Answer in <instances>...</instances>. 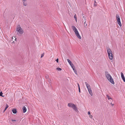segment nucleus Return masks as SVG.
I'll return each instance as SVG.
<instances>
[{"label": "nucleus", "mask_w": 125, "mask_h": 125, "mask_svg": "<svg viewBox=\"0 0 125 125\" xmlns=\"http://www.w3.org/2000/svg\"><path fill=\"white\" fill-rule=\"evenodd\" d=\"M67 60L70 65H71L73 63H72V62L68 59H67Z\"/></svg>", "instance_id": "13"}, {"label": "nucleus", "mask_w": 125, "mask_h": 125, "mask_svg": "<svg viewBox=\"0 0 125 125\" xmlns=\"http://www.w3.org/2000/svg\"><path fill=\"white\" fill-rule=\"evenodd\" d=\"M56 61L57 62H58V61H59V59L58 58H57L56 60Z\"/></svg>", "instance_id": "27"}, {"label": "nucleus", "mask_w": 125, "mask_h": 125, "mask_svg": "<svg viewBox=\"0 0 125 125\" xmlns=\"http://www.w3.org/2000/svg\"><path fill=\"white\" fill-rule=\"evenodd\" d=\"M96 3V1L95 0L94 1V6H97V5L95 4Z\"/></svg>", "instance_id": "26"}, {"label": "nucleus", "mask_w": 125, "mask_h": 125, "mask_svg": "<svg viewBox=\"0 0 125 125\" xmlns=\"http://www.w3.org/2000/svg\"><path fill=\"white\" fill-rule=\"evenodd\" d=\"M68 106L72 108L76 112H78V110L77 108V107L74 104L72 103H69L68 104Z\"/></svg>", "instance_id": "2"}, {"label": "nucleus", "mask_w": 125, "mask_h": 125, "mask_svg": "<svg viewBox=\"0 0 125 125\" xmlns=\"http://www.w3.org/2000/svg\"><path fill=\"white\" fill-rule=\"evenodd\" d=\"M74 18L75 19V21L77 22V17L76 14H75L74 16Z\"/></svg>", "instance_id": "16"}, {"label": "nucleus", "mask_w": 125, "mask_h": 125, "mask_svg": "<svg viewBox=\"0 0 125 125\" xmlns=\"http://www.w3.org/2000/svg\"><path fill=\"white\" fill-rule=\"evenodd\" d=\"M116 19L117 20L118 24L120 26H121L122 25L120 21L119 16L118 14H116Z\"/></svg>", "instance_id": "3"}, {"label": "nucleus", "mask_w": 125, "mask_h": 125, "mask_svg": "<svg viewBox=\"0 0 125 125\" xmlns=\"http://www.w3.org/2000/svg\"><path fill=\"white\" fill-rule=\"evenodd\" d=\"M70 65L73 69L74 68H75V66H74V65L73 64H72Z\"/></svg>", "instance_id": "17"}, {"label": "nucleus", "mask_w": 125, "mask_h": 125, "mask_svg": "<svg viewBox=\"0 0 125 125\" xmlns=\"http://www.w3.org/2000/svg\"><path fill=\"white\" fill-rule=\"evenodd\" d=\"M17 40V38H15V40L16 41Z\"/></svg>", "instance_id": "37"}, {"label": "nucleus", "mask_w": 125, "mask_h": 125, "mask_svg": "<svg viewBox=\"0 0 125 125\" xmlns=\"http://www.w3.org/2000/svg\"><path fill=\"white\" fill-rule=\"evenodd\" d=\"M9 106L7 104H6V106L5 108V110H6L7 109L8 107Z\"/></svg>", "instance_id": "21"}, {"label": "nucleus", "mask_w": 125, "mask_h": 125, "mask_svg": "<svg viewBox=\"0 0 125 125\" xmlns=\"http://www.w3.org/2000/svg\"><path fill=\"white\" fill-rule=\"evenodd\" d=\"M109 59L110 60H112L113 58V55L112 53L108 55Z\"/></svg>", "instance_id": "6"}, {"label": "nucleus", "mask_w": 125, "mask_h": 125, "mask_svg": "<svg viewBox=\"0 0 125 125\" xmlns=\"http://www.w3.org/2000/svg\"><path fill=\"white\" fill-rule=\"evenodd\" d=\"M85 20V19L84 20H83V21H84V20Z\"/></svg>", "instance_id": "41"}, {"label": "nucleus", "mask_w": 125, "mask_h": 125, "mask_svg": "<svg viewBox=\"0 0 125 125\" xmlns=\"http://www.w3.org/2000/svg\"><path fill=\"white\" fill-rule=\"evenodd\" d=\"M105 75L108 80L112 84H114L115 83L110 75L108 73L107 71L105 72Z\"/></svg>", "instance_id": "1"}, {"label": "nucleus", "mask_w": 125, "mask_h": 125, "mask_svg": "<svg viewBox=\"0 0 125 125\" xmlns=\"http://www.w3.org/2000/svg\"><path fill=\"white\" fill-rule=\"evenodd\" d=\"M56 69L58 71H61L62 70L61 68H57Z\"/></svg>", "instance_id": "22"}, {"label": "nucleus", "mask_w": 125, "mask_h": 125, "mask_svg": "<svg viewBox=\"0 0 125 125\" xmlns=\"http://www.w3.org/2000/svg\"><path fill=\"white\" fill-rule=\"evenodd\" d=\"M46 79H48V76H46Z\"/></svg>", "instance_id": "32"}, {"label": "nucleus", "mask_w": 125, "mask_h": 125, "mask_svg": "<svg viewBox=\"0 0 125 125\" xmlns=\"http://www.w3.org/2000/svg\"><path fill=\"white\" fill-rule=\"evenodd\" d=\"M23 1H26V0H22Z\"/></svg>", "instance_id": "36"}, {"label": "nucleus", "mask_w": 125, "mask_h": 125, "mask_svg": "<svg viewBox=\"0 0 125 125\" xmlns=\"http://www.w3.org/2000/svg\"><path fill=\"white\" fill-rule=\"evenodd\" d=\"M88 90L89 93V94L91 96H92L93 95V94L92 92V91L91 90V88L90 89L89 88V89H88Z\"/></svg>", "instance_id": "10"}, {"label": "nucleus", "mask_w": 125, "mask_h": 125, "mask_svg": "<svg viewBox=\"0 0 125 125\" xmlns=\"http://www.w3.org/2000/svg\"><path fill=\"white\" fill-rule=\"evenodd\" d=\"M85 83L86 85V87L88 89H89V88H90L91 87H90V86L89 84L87 82H85Z\"/></svg>", "instance_id": "8"}, {"label": "nucleus", "mask_w": 125, "mask_h": 125, "mask_svg": "<svg viewBox=\"0 0 125 125\" xmlns=\"http://www.w3.org/2000/svg\"><path fill=\"white\" fill-rule=\"evenodd\" d=\"M88 115H90V112H88Z\"/></svg>", "instance_id": "34"}, {"label": "nucleus", "mask_w": 125, "mask_h": 125, "mask_svg": "<svg viewBox=\"0 0 125 125\" xmlns=\"http://www.w3.org/2000/svg\"><path fill=\"white\" fill-rule=\"evenodd\" d=\"M86 22L85 21L84 22V25L85 27L86 26H87V24L86 23Z\"/></svg>", "instance_id": "23"}, {"label": "nucleus", "mask_w": 125, "mask_h": 125, "mask_svg": "<svg viewBox=\"0 0 125 125\" xmlns=\"http://www.w3.org/2000/svg\"><path fill=\"white\" fill-rule=\"evenodd\" d=\"M75 33L76 36L78 34H79V33L78 30L75 31Z\"/></svg>", "instance_id": "19"}, {"label": "nucleus", "mask_w": 125, "mask_h": 125, "mask_svg": "<svg viewBox=\"0 0 125 125\" xmlns=\"http://www.w3.org/2000/svg\"><path fill=\"white\" fill-rule=\"evenodd\" d=\"M82 15L83 16V15H84V14H83V13H82Z\"/></svg>", "instance_id": "40"}, {"label": "nucleus", "mask_w": 125, "mask_h": 125, "mask_svg": "<svg viewBox=\"0 0 125 125\" xmlns=\"http://www.w3.org/2000/svg\"><path fill=\"white\" fill-rule=\"evenodd\" d=\"M83 18H84V19H85V17L84 16H83Z\"/></svg>", "instance_id": "35"}, {"label": "nucleus", "mask_w": 125, "mask_h": 125, "mask_svg": "<svg viewBox=\"0 0 125 125\" xmlns=\"http://www.w3.org/2000/svg\"><path fill=\"white\" fill-rule=\"evenodd\" d=\"M16 30L20 34H22L23 33V30L20 27L17 28H16Z\"/></svg>", "instance_id": "4"}, {"label": "nucleus", "mask_w": 125, "mask_h": 125, "mask_svg": "<svg viewBox=\"0 0 125 125\" xmlns=\"http://www.w3.org/2000/svg\"><path fill=\"white\" fill-rule=\"evenodd\" d=\"M110 104H112V106H114V104H112V103H110Z\"/></svg>", "instance_id": "31"}, {"label": "nucleus", "mask_w": 125, "mask_h": 125, "mask_svg": "<svg viewBox=\"0 0 125 125\" xmlns=\"http://www.w3.org/2000/svg\"><path fill=\"white\" fill-rule=\"evenodd\" d=\"M78 90H79V93H80L81 92V91H80V87H79V88H78Z\"/></svg>", "instance_id": "29"}, {"label": "nucleus", "mask_w": 125, "mask_h": 125, "mask_svg": "<svg viewBox=\"0 0 125 125\" xmlns=\"http://www.w3.org/2000/svg\"><path fill=\"white\" fill-rule=\"evenodd\" d=\"M76 36L77 37L79 38L80 39H81V37L80 35L79 34H79H78L77 35H76Z\"/></svg>", "instance_id": "18"}, {"label": "nucleus", "mask_w": 125, "mask_h": 125, "mask_svg": "<svg viewBox=\"0 0 125 125\" xmlns=\"http://www.w3.org/2000/svg\"><path fill=\"white\" fill-rule=\"evenodd\" d=\"M12 111L13 113L14 114H16L17 112L16 109L15 108L13 109L12 110Z\"/></svg>", "instance_id": "12"}, {"label": "nucleus", "mask_w": 125, "mask_h": 125, "mask_svg": "<svg viewBox=\"0 0 125 125\" xmlns=\"http://www.w3.org/2000/svg\"><path fill=\"white\" fill-rule=\"evenodd\" d=\"M73 69V70L74 72L76 74H77V71H76V69H75V68H74Z\"/></svg>", "instance_id": "15"}, {"label": "nucleus", "mask_w": 125, "mask_h": 125, "mask_svg": "<svg viewBox=\"0 0 125 125\" xmlns=\"http://www.w3.org/2000/svg\"><path fill=\"white\" fill-rule=\"evenodd\" d=\"M121 77L122 79L123 80V81L124 82H125V78L124 76V74L122 72L121 73Z\"/></svg>", "instance_id": "7"}, {"label": "nucleus", "mask_w": 125, "mask_h": 125, "mask_svg": "<svg viewBox=\"0 0 125 125\" xmlns=\"http://www.w3.org/2000/svg\"><path fill=\"white\" fill-rule=\"evenodd\" d=\"M92 117V116L91 115V117Z\"/></svg>", "instance_id": "39"}, {"label": "nucleus", "mask_w": 125, "mask_h": 125, "mask_svg": "<svg viewBox=\"0 0 125 125\" xmlns=\"http://www.w3.org/2000/svg\"><path fill=\"white\" fill-rule=\"evenodd\" d=\"M6 110H5V109H4V111H3V112H4Z\"/></svg>", "instance_id": "38"}, {"label": "nucleus", "mask_w": 125, "mask_h": 125, "mask_svg": "<svg viewBox=\"0 0 125 125\" xmlns=\"http://www.w3.org/2000/svg\"><path fill=\"white\" fill-rule=\"evenodd\" d=\"M23 3L24 5L26 6L27 5V3L25 1H23Z\"/></svg>", "instance_id": "14"}, {"label": "nucleus", "mask_w": 125, "mask_h": 125, "mask_svg": "<svg viewBox=\"0 0 125 125\" xmlns=\"http://www.w3.org/2000/svg\"><path fill=\"white\" fill-rule=\"evenodd\" d=\"M72 28L73 29L75 32V31H77V29L76 28L73 26H72Z\"/></svg>", "instance_id": "9"}, {"label": "nucleus", "mask_w": 125, "mask_h": 125, "mask_svg": "<svg viewBox=\"0 0 125 125\" xmlns=\"http://www.w3.org/2000/svg\"><path fill=\"white\" fill-rule=\"evenodd\" d=\"M106 49L107 50V52L108 55H109V54H111V53H112V52L111 51V49H110V48L109 47H107Z\"/></svg>", "instance_id": "5"}, {"label": "nucleus", "mask_w": 125, "mask_h": 125, "mask_svg": "<svg viewBox=\"0 0 125 125\" xmlns=\"http://www.w3.org/2000/svg\"><path fill=\"white\" fill-rule=\"evenodd\" d=\"M14 37L15 38V37Z\"/></svg>", "instance_id": "43"}, {"label": "nucleus", "mask_w": 125, "mask_h": 125, "mask_svg": "<svg viewBox=\"0 0 125 125\" xmlns=\"http://www.w3.org/2000/svg\"><path fill=\"white\" fill-rule=\"evenodd\" d=\"M2 94H3V93H2V92H1L0 93V96H3L2 95Z\"/></svg>", "instance_id": "25"}, {"label": "nucleus", "mask_w": 125, "mask_h": 125, "mask_svg": "<svg viewBox=\"0 0 125 125\" xmlns=\"http://www.w3.org/2000/svg\"><path fill=\"white\" fill-rule=\"evenodd\" d=\"M106 96H107V98H108V100H109L110 99H112V98H110V97L108 95H107Z\"/></svg>", "instance_id": "20"}, {"label": "nucleus", "mask_w": 125, "mask_h": 125, "mask_svg": "<svg viewBox=\"0 0 125 125\" xmlns=\"http://www.w3.org/2000/svg\"><path fill=\"white\" fill-rule=\"evenodd\" d=\"M11 120V121L13 122H14V121L15 122L16 121V120H14V119H12Z\"/></svg>", "instance_id": "28"}, {"label": "nucleus", "mask_w": 125, "mask_h": 125, "mask_svg": "<svg viewBox=\"0 0 125 125\" xmlns=\"http://www.w3.org/2000/svg\"><path fill=\"white\" fill-rule=\"evenodd\" d=\"M44 53H43L42 54H41V58H42L43 56H44Z\"/></svg>", "instance_id": "24"}, {"label": "nucleus", "mask_w": 125, "mask_h": 125, "mask_svg": "<svg viewBox=\"0 0 125 125\" xmlns=\"http://www.w3.org/2000/svg\"><path fill=\"white\" fill-rule=\"evenodd\" d=\"M26 110L27 109L26 107L25 106L23 107L22 108V111L23 112V113H25L26 112Z\"/></svg>", "instance_id": "11"}, {"label": "nucleus", "mask_w": 125, "mask_h": 125, "mask_svg": "<svg viewBox=\"0 0 125 125\" xmlns=\"http://www.w3.org/2000/svg\"><path fill=\"white\" fill-rule=\"evenodd\" d=\"M14 42V41L13 42Z\"/></svg>", "instance_id": "42"}, {"label": "nucleus", "mask_w": 125, "mask_h": 125, "mask_svg": "<svg viewBox=\"0 0 125 125\" xmlns=\"http://www.w3.org/2000/svg\"><path fill=\"white\" fill-rule=\"evenodd\" d=\"M50 81H51V79H49V80H48V81L49 82L50 84V83H51V82H50Z\"/></svg>", "instance_id": "30"}, {"label": "nucleus", "mask_w": 125, "mask_h": 125, "mask_svg": "<svg viewBox=\"0 0 125 125\" xmlns=\"http://www.w3.org/2000/svg\"><path fill=\"white\" fill-rule=\"evenodd\" d=\"M77 84L78 86V88H79V87H80V86H79V84L78 83H77Z\"/></svg>", "instance_id": "33"}]
</instances>
